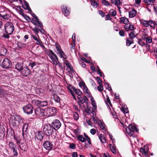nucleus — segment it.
I'll return each mask as SVG.
<instances>
[{
	"mask_svg": "<svg viewBox=\"0 0 157 157\" xmlns=\"http://www.w3.org/2000/svg\"><path fill=\"white\" fill-rule=\"evenodd\" d=\"M11 124L14 128L19 127L23 123L24 119L19 115H16L12 117Z\"/></svg>",
	"mask_w": 157,
	"mask_h": 157,
	"instance_id": "nucleus-1",
	"label": "nucleus"
},
{
	"mask_svg": "<svg viewBox=\"0 0 157 157\" xmlns=\"http://www.w3.org/2000/svg\"><path fill=\"white\" fill-rule=\"evenodd\" d=\"M5 31L8 34H11L13 32L14 27L13 24L10 22L6 23L4 26Z\"/></svg>",
	"mask_w": 157,
	"mask_h": 157,
	"instance_id": "nucleus-2",
	"label": "nucleus"
},
{
	"mask_svg": "<svg viewBox=\"0 0 157 157\" xmlns=\"http://www.w3.org/2000/svg\"><path fill=\"white\" fill-rule=\"evenodd\" d=\"M135 131L136 132L138 131L135 125L132 126L131 124H130L127 128H126V131L127 133L130 136H133L134 132Z\"/></svg>",
	"mask_w": 157,
	"mask_h": 157,
	"instance_id": "nucleus-3",
	"label": "nucleus"
},
{
	"mask_svg": "<svg viewBox=\"0 0 157 157\" xmlns=\"http://www.w3.org/2000/svg\"><path fill=\"white\" fill-rule=\"evenodd\" d=\"M10 16L6 11H3L0 12V19L3 21H7L10 20Z\"/></svg>",
	"mask_w": 157,
	"mask_h": 157,
	"instance_id": "nucleus-4",
	"label": "nucleus"
},
{
	"mask_svg": "<svg viewBox=\"0 0 157 157\" xmlns=\"http://www.w3.org/2000/svg\"><path fill=\"white\" fill-rule=\"evenodd\" d=\"M24 112L30 115L32 114L33 112V108L31 104H29L23 106L22 108Z\"/></svg>",
	"mask_w": 157,
	"mask_h": 157,
	"instance_id": "nucleus-5",
	"label": "nucleus"
},
{
	"mask_svg": "<svg viewBox=\"0 0 157 157\" xmlns=\"http://www.w3.org/2000/svg\"><path fill=\"white\" fill-rule=\"evenodd\" d=\"M77 98L78 100V105L79 106L81 107V104H83L84 103H86V105L88 104L89 101L87 97L85 95L83 97L78 96Z\"/></svg>",
	"mask_w": 157,
	"mask_h": 157,
	"instance_id": "nucleus-6",
	"label": "nucleus"
},
{
	"mask_svg": "<svg viewBox=\"0 0 157 157\" xmlns=\"http://www.w3.org/2000/svg\"><path fill=\"white\" fill-rule=\"evenodd\" d=\"M51 86L52 89H50V92L51 91L52 94L51 95V99H53L56 102H59L60 101V98L56 94V91L54 89L52 88V85Z\"/></svg>",
	"mask_w": 157,
	"mask_h": 157,
	"instance_id": "nucleus-7",
	"label": "nucleus"
},
{
	"mask_svg": "<svg viewBox=\"0 0 157 157\" xmlns=\"http://www.w3.org/2000/svg\"><path fill=\"white\" fill-rule=\"evenodd\" d=\"M61 126V123L60 121L57 119H55L51 123V125L50 124V127H52V129H54L56 130L59 128Z\"/></svg>",
	"mask_w": 157,
	"mask_h": 157,
	"instance_id": "nucleus-8",
	"label": "nucleus"
},
{
	"mask_svg": "<svg viewBox=\"0 0 157 157\" xmlns=\"http://www.w3.org/2000/svg\"><path fill=\"white\" fill-rule=\"evenodd\" d=\"M10 61L7 58L5 59L2 62V64L0 63L2 67L5 69L10 68L11 67Z\"/></svg>",
	"mask_w": 157,
	"mask_h": 157,
	"instance_id": "nucleus-9",
	"label": "nucleus"
},
{
	"mask_svg": "<svg viewBox=\"0 0 157 157\" xmlns=\"http://www.w3.org/2000/svg\"><path fill=\"white\" fill-rule=\"evenodd\" d=\"M9 146L13 151L14 155L15 156H17L18 155V153L15 149L16 147L15 144H14L13 142H10L9 143Z\"/></svg>",
	"mask_w": 157,
	"mask_h": 157,
	"instance_id": "nucleus-10",
	"label": "nucleus"
},
{
	"mask_svg": "<svg viewBox=\"0 0 157 157\" xmlns=\"http://www.w3.org/2000/svg\"><path fill=\"white\" fill-rule=\"evenodd\" d=\"M20 72L22 75L26 77L30 74L31 71L30 69H17Z\"/></svg>",
	"mask_w": 157,
	"mask_h": 157,
	"instance_id": "nucleus-11",
	"label": "nucleus"
},
{
	"mask_svg": "<svg viewBox=\"0 0 157 157\" xmlns=\"http://www.w3.org/2000/svg\"><path fill=\"white\" fill-rule=\"evenodd\" d=\"M35 138L38 140H41L43 138V134L42 131H38L35 133Z\"/></svg>",
	"mask_w": 157,
	"mask_h": 157,
	"instance_id": "nucleus-12",
	"label": "nucleus"
},
{
	"mask_svg": "<svg viewBox=\"0 0 157 157\" xmlns=\"http://www.w3.org/2000/svg\"><path fill=\"white\" fill-rule=\"evenodd\" d=\"M124 28L126 31H132L134 29V26L133 25L130 24H127L124 26Z\"/></svg>",
	"mask_w": 157,
	"mask_h": 157,
	"instance_id": "nucleus-13",
	"label": "nucleus"
},
{
	"mask_svg": "<svg viewBox=\"0 0 157 157\" xmlns=\"http://www.w3.org/2000/svg\"><path fill=\"white\" fill-rule=\"evenodd\" d=\"M44 111V109L40 107H37L35 110V113L39 117H41L42 113Z\"/></svg>",
	"mask_w": 157,
	"mask_h": 157,
	"instance_id": "nucleus-14",
	"label": "nucleus"
},
{
	"mask_svg": "<svg viewBox=\"0 0 157 157\" xmlns=\"http://www.w3.org/2000/svg\"><path fill=\"white\" fill-rule=\"evenodd\" d=\"M61 8L62 13L65 16H67L70 14V11L69 10H67V7L63 6L61 7Z\"/></svg>",
	"mask_w": 157,
	"mask_h": 157,
	"instance_id": "nucleus-15",
	"label": "nucleus"
},
{
	"mask_svg": "<svg viewBox=\"0 0 157 157\" xmlns=\"http://www.w3.org/2000/svg\"><path fill=\"white\" fill-rule=\"evenodd\" d=\"M5 134V129L3 126L0 125V139L4 138Z\"/></svg>",
	"mask_w": 157,
	"mask_h": 157,
	"instance_id": "nucleus-16",
	"label": "nucleus"
},
{
	"mask_svg": "<svg viewBox=\"0 0 157 157\" xmlns=\"http://www.w3.org/2000/svg\"><path fill=\"white\" fill-rule=\"evenodd\" d=\"M49 125L47 124H44L43 128V131L45 135L47 136H49Z\"/></svg>",
	"mask_w": 157,
	"mask_h": 157,
	"instance_id": "nucleus-17",
	"label": "nucleus"
},
{
	"mask_svg": "<svg viewBox=\"0 0 157 157\" xmlns=\"http://www.w3.org/2000/svg\"><path fill=\"white\" fill-rule=\"evenodd\" d=\"M71 88L75 94L78 95V96H81V95H83L82 92L79 89H76L74 86H72Z\"/></svg>",
	"mask_w": 157,
	"mask_h": 157,
	"instance_id": "nucleus-18",
	"label": "nucleus"
},
{
	"mask_svg": "<svg viewBox=\"0 0 157 157\" xmlns=\"http://www.w3.org/2000/svg\"><path fill=\"white\" fill-rule=\"evenodd\" d=\"M7 94V91L3 89L0 86V97L2 98L6 96Z\"/></svg>",
	"mask_w": 157,
	"mask_h": 157,
	"instance_id": "nucleus-19",
	"label": "nucleus"
},
{
	"mask_svg": "<svg viewBox=\"0 0 157 157\" xmlns=\"http://www.w3.org/2000/svg\"><path fill=\"white\" fill-rule=\"evenodd\" d=\"M83 91L85 94H86V95L88 97H91V93L86 85L84 86L83 87Z\"/></svg>",
	"mask_w": 157,
	"mask_h": 157,
	"instance_id": "nucleus-20",
	"label": "nucleus"
},
{
	"mask_svg": "<svg viewBox=\"0 0 157 157\" xmlns=\"http://www.w3.org/2000/svg\"><path fill=\"white\" fill-rule=\"evenodd\" d=\"M57 112V110L56 108L54 107H50V116L55 115Z\"/></svg>",
	"mask_w": 157,
	"mask_h": 157,
	"instance_id": "nucleus-21",
	"label": "nucleus"
},
{
	"mask_svg": "<svg viewBox=\"0 0 157 157\" xmlns=\"http://www.w3.org/2000/svg\"><path fill=\"white\" fill-rule=\"evenodd\" d=\"M148 149L146 146H145L143 148L141 147L140 149V151L142 153H144L145 155H147L148 154Z\"/></svg>",
	"mask_w": 157,
	"mask_h": 157,
	"instance_id": "nucleus-22",
	"label": "nucleus"
},
{
	"mask_svg": "<svg viewBox=\"0 0 157 157\" xmlns=\"http://www.w3.org/2000/svg\"><path fill=\"white\" fill-rule=\"evenodd\" d=\"M128 22L129 20L128 19L125 17H122L120 18V22L121 23H123L126 25Z\"/></svg>",
	"mask_w": 157,
	"mask_h": 157,
	"instance_id": "nucleus-23",
	"label": "nucleus"
},
{
	"mask_svg": "<svg viewBox=\"0 0 157 157\" xmlns=\"http://www.w3.org/2000/svg\"><path fill=\"white\" fill-rule=\"evenodd\" d=\"M90 101L91 102L92 105V106L94 107V109L96 110L97 108V106L96 105V103L95 102V101L94 100L93 96L91 95V97H90Z\"/></svg>",
	"mask_w": 157,
	"mask_h": 157,
	"instance_id": "nucleus-24",
	"label": "nucleus"
},
{
	"mask_svg": "<svg viewBox=\"0 0 157 157\" xmlns=\"http://www.w3.org/2000/svg\"><path fill=\"white\" fill-rule=\"evenodd\" d=\"M136 11L135 9H133L129 12V17L131 18L134 17L136 14Z\"/></svg>",
	"mask_w": 157,
	"mask_h": 157,
	"instance_id": "nucleus-25",
	"label": "nucleus"
},
{
	"mask_svg": "<svg viewBox=\"0 0 157 157\" xmlns=\"http://www.w3.org/2000/svg\"><path fill=\"white\" fill-rule=\"evenodd\" d=\"M109 147L111 151L114 154H115L116 153V147L115 146H112V144H109Z\"/></svg>",
	"mask_w": 157,
	"mask_h": 157,
	"instance_id": "nucleus-26",
	"label": "nucleus"
},
{
	"mask_svg": "<svg viewBox=\"0 0 157 157\" xmlns=\"http://www.w3.org/2000/svg\"><path fill=\"white\" fill-rule=\"evenodd\" d=\"M7 50L4 48H1L0 49V54L2 56H4L6 54Z\"/></svg>",
	"mask_w": 157,
	"mask_h": 157,
	"instance_id": "nucleus-27",
	"label": "nucleus"
},
{
	"mask_svg": "<svg viewBox=\"0 0 157 157\" xmlns=\"http://www.w3.org/2000/svg\"><path fill=\"white\" fill-rule=\"evenodd\" d=\"M99 139L102 143H105L106 142V138L102 134H100Z\"/></svg>",
	"mask_w": 157,
	"mask_h": 157,
	"instance_id": "nucleus-28",
	"label": "nucleus"
},
{
	"mask_svg": "<svg viewBox=\"0 0 157 157\" xmlns=\"http://www.w3.org/2000/svg\"><path fill=\"white\" fill-rule=\"evenodd\" d=\"M90 2L91 5L94 7L96 8L99 6L98 3L97 2V0H91Z\"/></svg>",
	"mask_w": 157,
	"mask_h": 157,
	"instance_id": "nucleus-29",
	"label": "nucleus"
},
{
	"mask_svg": "<svg viewBox=\"0 0 157 157\" xmlns=\"http://www.w3.org/2000/svg\"><path fill=\"white\" fill-rule=\"evenodd\" d=\"M77 138L78 141L82 142H85L86 140V139L85 138H83L82 135L78 136L77 137Z\"/></svg>",
	"mask_w": 157,
	"mask_h": 157,
	"instance_id": "nucleus-30",
	"label": "nucleus"
},
{
	"mask_svg": "<svg viewBox=\"0 0 157 157\" xmlns=\"http://www.w3.org/2000/svg\"><path fill=\"white\" fill-rule=\"evenodd\" d=\"M32 16L34 18V19L36 20V21H37V24H38L40 26H42V23L40 21H39V19H38L37 17L36 16V15L34 13L32 14Z\"/></svg>",
	"mask_w": 157,
	"mask_h": 157,
	"instance_id": "nucleus-31",
	"label": "nucleus"
},
{
	"mask_svg": "<svg viewBox=\"0 0 157 157\" xmlns=\"http://www.w3.org/2000/svg\"><path fill=\"white\" fill-rule=\"evenodd\" d=\"M155 0H144V2L147 3V5H153L154 1Z\"/></svg>",
	"mask_w": 157,
	"mask_h": 157,
	"instance_id": "nucleus-32",
	"label": "nucleus"
},
{
	"mask_svg": "<svg viewBox=\"0 0 157 157\" xmlns=\"http://www.w3.org/2000/svg\"><path fill=\"white\" fill-rule=\"evenodd\" d=\"M43 146L46 150L49 151V141H46L44 143Z\"/></svg>",
	"mask_w": 157,
	"mask_h": 157,
	"instance_id": "nucleus-33",
	"label": "nucleus"
},
{
	"mask_svg": "<svg viewBox=\"0 0 157 157\" xmlns=\"http://www.w3.org/2000/svg\"><path fill=\"white\" fill-rule=\"evenodd\" d=\"M73 116L74 119L75 121H77L78 120L79 116L77 112H74L73 113Z\"/></svg>",
	"mask_w": 157,
	"mask_h": 157,
	"instance_id": "nucleus-34",
	"label": "nucleus"
},
{
	"mask_svg": "<svg viewBox=\"0 0 157 157\" xmlns=\"http://www.w3.org/2000/svg\"><path fill=\"white\" fill-rule=\"evenodd\" d=\"M40 101L39 100H34L32 101V103L39 107Z\"/></svg>",
	"mask_w": 157,
	"mask_h": 157,
	"instance_id": "nucleus-35",
	"label": "nucleus"
},
{
	"mask_svg": "<svg viewBox=\"0 0 157 157\" xmlns=\"http://www.w3.org/2000/svg\"><path fill=\"white\" fill-rule=\"evenodd\" d=\"M112 3L114 4L115 5L118 6L120 4V0H112Z\"/></svg>",
	"mask_w": 157,
	"mask_h": 157,
	"instance_id": "nucleus-36",
	"label": "nucleus"
},
{
	"mask_svg": "<svg viewBox=\"0 0 157 157\" xmlns=\"http://www.w3.org/2000/svg\"><path fill=\"white\" fill-rule=\"evenodd\" d=\"M48 109H44V111L42 113L41 116H45L49 117V114H48Z\"/></svg>",
	"mask_w": 157,
	"mask_h": 157,
	"instance_id": "nucleus-37",
	"label": "nucleus"
},
{
	"mask_svg": "<svg viewBox=\"0 0 157 157\" xmlns=\"http://www.w3.org/2000/svg\"><path fill=\"white\" fill-rule=\"evenodd\" d=\"M116 11L112 9L109 11V14L113 16H114L116 15Z\"/></svg>",
	"mask_w": 157,
	"mask_h": 157,
	"instance_id": "nucleus-38",
	"label": "nucleus"
},
{
	"mask_svg": "<svg viewBox=\"0 0 157 157\" xmlns=\"http://www.w3.org/2000/svg\"><path fill=\"white\" fill-rule=\"evenodd\" d=\"M48 103L46 101H40L39 107H44L47 105Z\"/></svg>",
	"mask_w": 157,
	"mask_h": 157,
	"instance_id": "nucleus-39",
	"label": "nucleus"
},
{
	"mask_svg": "<svg viewBox=\"0 0 157 157\" xmlns=\"http://www.w3.org/2000/svg\"><path fill=\"white\" fill-rule=\"evenodd\" d=\"M133 43V40H132L131 39H129L127 38L126 40V45L127 46H129L131 44Z\"/></svg>",
	"mask_w": 157,
	"mask_h": 157,
	"instance_id": "nucleus-40",
	"label": "nucleus"
},
{
	"mask_svg": "<svg viewBox=\"0 0 157 157\" xmlns=\"http://www.w3.org/2000/svg\"><path fill=\"white\" fill-rule=\"evenodd\" d=\"M49 121V117H47L44 118L43 120V122L44 123V124H47L49 125L48 121Z\"/></svg>",
	"mask_w": 157,
	"mask_h": 157,
	"instance_id": "nucleus-41",
	"label": "nucleus"
},
{
	"mask_svg": "<svg viewBox=\"0 0 157 157\" xmlns=\"http://www.w3.org/2000/svg\"><path fill=\"white\" fill-rule=\"evenodd\" d=\"M28 127V124L27 123H25L23 126L22 131L26 132Z\"/></svg>",
	"mask_w": 157,
	"mask_h": 157,
	"instance_id": "nucleus-42",
	"label": "nucleus"
},
{
	"mask_svg": "<svg viewBox=\"0 0 157 157\" xmlns=\"http://www.w3.org/2000/svg\"><path fill=\"white\" fill-rule=\"evenodd\" d=\"M9 134L11 136H13V137H14V136H15V132L14 130L13 129L11 128L9 132Z\"/></svg>",
	"mask_w": 157,
	"mask_h": 157,
	"instance_id": "nucleus-43",
	"label": "nucleus"
},
{
	"mask_svg": "<svg viewBox=\"0 0 157 157\" xmlns=\"http://www.w3.org/2000/svg\"><path fill=\"white\" fill-rule=\"evenodd\" d=\"M24 144V143H21V145H19V147L21 150L25 151L26 150V147L25 145H23Z\"/></svg>",
	"mask_w": 157,
	"mask_h": 157,
	"instance_id": "nucleus-44",
	"label": "nucleus"
},
{
	"mask_svg": "<svg viewBox=\"0 0 157 157\" xmlns=\"http://www.w3.org/2000/svg\"><path fill=\"white\" fill-rule=\"evenodd\" d=\"M141 23L144 26H145L146 27H148L149 25L151 26V25H149V23L147 21H144L141 22Z\"/></svg>",
	"mask_w": 157,
	"mask_h": 157,
	"instance_id": "nucleus-45",
	"label": "nucleus"
},
{
	"mask_svg": "<svg viewBox=\"0 0 157 157\" xmlns=\"http://www.w3.org/2000/svg\"><path fill=\"white\" fill-rule=\"evenodd\" d=\"M106 100H105V103L107 104H107V102L108 103L110 106L112 107V104L111 102V101H110V100L109 98V97L108 96H106Z\"/></svg>",
	"mask_w": 157,
	"mask_h": 157,
	"instance_id": "nucleus-46",
	"label": "nucleus"
},
{
	"mask_svg": "<svg viewBox=\"0 0 157 157\" xmlns=\"http://www.w3.org/2000/svg\"><path fill=\"white\" fill-rule=\"evenodd\" d=\"M146 42L147 43H150L152 42V39L151 37H148L145 38Z\"/></svg>",
	"mask_w": 157,
	"mask_h": 157,
	"instance_id": "nucleus-47",
	"label": "nucleus"
},
{
	"mask_svg": "<svg viewBox=\"0 0 157 157\" xmlns=\"http://www.w3.org/2000/svg\"><path fill=\"white\" fill-rule=\"evenodd\" d=\"M101 3L104 5L106 6H110V3L109 2H108L106 0H102Z\"/></svg>",
	"mask_w": 157,
	"mask_h": 157,
	"instance_id": "nucleus-48",
	"label": "nucleus"
},
{
	"mask_svg": "<svg viewBox=\"0 0 157 157\" xmlns=\"http://www.w3.org/2000/svg\"><path fill=\"white\" fill-rule=\"evenodd\" d=\"M96 80H97L98 83L99 85H102V82L101 79L98 77H96Z\"/></svg>",
	"mask_w": 157,
	"mask_h": 157,
	"instance_id": "nucleus-49",
	"label": "nucleus"
},
{
	"mask_svg": "<svg viewBox=\"0 0 157 157\" xmlns=\"http://www.w3.org/2000/svg\"><path fill=\"white\" fill-rule=\"evenodd\" d=\"M84 134L86 139V140L88 142V143L90 144H91V143L90 137H89L87 135H86L85 133H84Z\"/></svg>",
	"mask_w": 157,
	"mask_h": 157,
	"instance_id": "nucleus-50",
	"label": "nucleus"
},
{
	"mask_svg": "<svg viewBox=\"0 0 157 157\" xmlns=\"http://www.w3.org/2000/svg\"><path fill=\"white\" fill-rule=\"evenodd\" d=\"M13 139L16 140V143L17 144H19L20 143L21 139H19L18 137H17L15 136L13 137Z\"/></svg>",
	"mask_w": 157,
	"mask_h": 157,
	"instance_id": "nucleus-51",
	"label": "nucleus"
},
{
	"mask_svg": "<svg viewBox=\"0 0 157 157\" xmlns=\"http://www.w3.org/2000/svg\"><path fill=\"white\" fill-rule=\"evenodd\" d=\"M73 69H66V70L67 71L68 74L69 76L71 77H73V73H72V70Z\"/></svg>",
	"mask_w": 157,
	"mask_h": 157,
	"instance_id": "nucleus-52",
	"label": "nucleus"
},
{
	"mask_svg": "<svg viewBox=\"0 0 157 157\" xmlns=\"http://www.w3.org/2000/svg\"><path fill=\"white\" fill-rule=\"evenodd\" d=\"M98 124L101 129L104 130L105 129V124L104 123L101 122L100 123H99Z\"/></svg>",
	"mask_w": 157,
	"mask_h": 157,
	"instance_id": "nucleus-53",
	"label": "nucleus"
},
{
	"mask_svg": "<svg viewBox=\"0 0 157 157\" xmlns=\"http://www.w3.org/2000/svg\"><path fill=\"white\" fill-rule=\"evenodd\" d=\"M78 85L80 87H83L84 86L86 85L83 81H82L79 83Z\"/></svg>",
	"mask_w": 157,
	"mask_h": 157,
	"instance_id": "nucleus-54",
	"label": "nucleus"
},
{
	"mask_svg": "<svg viewBox=\"0 0 157 157\" xmlns=\"http://www.w3.org/2000/svg\"><path fill=\"white\" fill-rule=\"evenodd\" d=\"M129 38L132 40H133V39L136 37L135 35L133 32H131L129 34Z\"/></svg>",
	"mask_w": 157,
	"mask_h": 157,
	"instance_id": "nucleus-55",
	"label": "nucleus"
},
{
	"mask_svg": "<svg viewBox=\"0 0 157 157\" xmlns=\"http://www.w3.org/2000/svg\"><path fill=\"white\" fill-rule=\"evenodd\" d=\"M22 15L27 21H29L31 20L29 16L25 15L24 14H22Z\"/></svg>",
	"mask_w": 157,
	"mask_h": 157,
	"instance_id": "nucleus-56",
	"label": "nucleus"
},
{
	"mask_svg": "<svg viewBox=\"0 0 157 157\" xmlns=\"http://www.w3.org/2000/svg\"><path fill=\"white\" fill-rule=\"evenodd\" d=\"M138 43L141 46H143L145 45V43L140 39L138 40Z\"/></svg>",
	"mask_w": 157,
	"mask_h": 157,
	"instance_id": "nucleus-57",
	"label": "nucleus"
},
{
	"mask_svg": "<svg viewBox=\"0 0 157 157\" xmlns=\"http://www.w3.org/2000/svg\"><path fill=\"white\" fill-rule=\"evenodd\" d=\"M69 147L70 149H75L76 148V145L74 143H71V144Z\"/></svg>",
	"mask_w": 157,
	"mask_h": 157,
	"instance_id": "nucleus-58",
	"label": "nucleus"
},
{
	"mask_svg": "<svg viewBox=\"0 0 157 157\" xmlns=\"http://www.w3.org/2000/svg\"><path fill=\"white\" fill-rule=\"evenodd\" d=\"M98 90L100 92L102 91L103 89L102 85H99L97 87Z\"/></svg>",
	"mask_w": 157,
	"mask_h": 157,
	"instance_id": "nucleus-59",
	"label": "nucleus"
},
{
	"mask_svg": "<svg viewBox=\"0 0 157 157\" xmlns=\"http://www.w3.org/2000/svg\"><path fill=\"white\" fill-rule=\"evenodd\" d=\"M71 51L72 50H74L75 48V42H73V44L71 45Z\"/></svg>",
	"mask_w": 157,
	"mask_h": 157,
	"instance_id": "nucleus-60",
	"label": "nucleus"
},
{
	"mask_svg": "<svg viewBox=\"0 0 157 157\" xmlns=\"http://www.w3.org/2000/svg\"><path fill=\"white\" fill-rule=\"evenodd\" d=\"M125 32L124 30H121L119 32L120 35L122 36H124Z\"/></svg>",
	"mask_w": 157,
	"mask_h": 157,
	"instance_id": "nucleus-61",
	"label": "nucleus"
},
{
	"mask_svg": "<svg viewBox=\"0 0 157 157\" xmlns=\"http://www.w3.org/2000/svg\"><path fill=\"white\" fill-rule=\"evenodd\" d=\"M59 54L60 55V57L61 58H62L63 56H64L65 55L64 52L62 50H60Z\"/></svg>",
	"mask_w": 157,
	"mask_h": 157,
	"instance_id": "nucleus-62",
	"label": "nucleus"
},
{
	"mask_svg": "<svg viewBox=\"0 0 157 157\" xmlns=\"http://www.w3.org/2000/svg\"><path fill=\"white\" fill-rule=\"evenodd\" d=\"M99 13L102 17H103L105 15V13H104L102 10H100L98 11Z\"/></svg>",
	"mask_w": 157,
	"mask_h": 157,
	"instance_id": "nucleus-63",
	"label": "nucleus"
},
{
	"mask_svg": "<svg viewBox=\"0 0 157 157\" xmlns=\"http://www.w3.org/2000/svg\"><path fill=\"white\" fill-rule=\"evenodd\" d=\"M78 155L77 152H74L72 153V157H78Z\"/></svg>",
	"mask_w": 157,
	"mask_h": 157,
	"instance_id": "nucleus-64",
	"label": "nucleus"
}]
</instances>
